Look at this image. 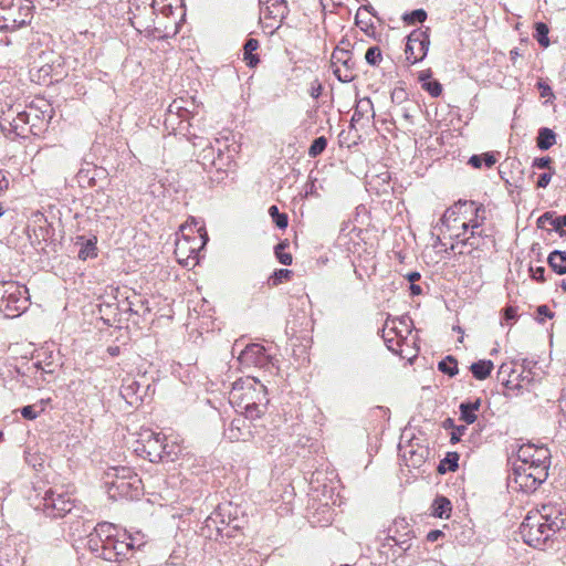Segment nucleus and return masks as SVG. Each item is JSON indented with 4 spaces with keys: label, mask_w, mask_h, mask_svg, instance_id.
Instances as JSON below:
<instances>
[{
    "label": "nucleus",
    "mask_w": 566,
    "mask_h": 566,
    "mask_svg": "<svg viewBox=\"0 0 566 566\" xmlns=\"http://www.w3.org/2000/svg\"><path fill=\"white\" fill-rule=\"evenodd\" d=\"M566 522V510L562 504H543L535 512H530L520 526L524 542L534 548H552Z\"/></svg>",
    "instance_id": "obj_1"
},
{
    "label": "nucleus",
    "mask_w": 566,
    "mask_h": 566,
    "mask_svg": "<svg viewBox=\"0 0 566 566\" xmlns=\"http://www.w3.org/2000/svg\"><path fill=\"white\" fill-rule=\"evenodd\" d=\"M266 388L259 380L252 377L238 379L233 382L230 390V402L239 408L248 407V405H268Z\"/></svg>",
    "instance_id": "obj_2"
},
{
    "label": "nucleus",
    "mask_w": 566,
    "mask_h": 566,
    "mask_svg": "<svg viewBox=\"0 0 566 566\" xmlns=\"http://www.w3.org/2000/svg\"><path fill=\"white\" fill-rule=\"evenodd\" d=\"M28 289L17 282H0V312L6 317H17L28 307Z\"/></svg>",
    "instance_id": "obj_3"
},
{
    "label": "nucleus",
    "mask_w": 566,
    "mask_h": 566,
    "mask_svg": "<svg viewBox=\"0 0 566 566\" xmlns=\"http://www.w3.org/2000/svg\"><path fill=\"white\" fill-rule=\"evenodd\" d=\"M164 441L166 437L160 432L153 430H144L140 433L142 451L146 454L150 462H159L164 460H174L171 451H165Z\"/></svg>",
    "instance_id": "obj_4"
},
{
    "label": "nucleus",
    "mask_w": 566,
    "mask_h": 566,
    "mask_svg": "<svg viewBox=\"0 0 566 566\" xmlns=\"http://www.w3.org/2000/svg\"><path fill=\"white\" fill-rule=\"evenodd\" d=\"M430 45V38L427 30L417 29L413 30L408 36H407V43H406V59L411 64H415L419 61H422L429 50Z\"/></svg>",
    "instance_id": "obj_5"
},
{
    "label": "nucleus",
    "mask_w": 566,
    "mask_h": 566,
    "mask_svg": "<svg viewBox=\"0 0 566 566\" xmlns=\"http://www.w3.org/2000/svg\"><path fill=\"white\" fill-rule=\"evenodd\" d=\"M42 505L44 514L54 518L65 516L74 507L70 496L63 493H56L53 490L45 492Z\"/></svg>",
    "instance_id": "obj_6"
},
{
    "label": "nucleus",
    "mask_w": 566,
    "mask_h": 566,
    "mask_svg": "<svg viewBox=\"0 0 566 566\" xmlns=\"http://www.w3.org/2000/svg\"><path fill=\"white\" fill-rule=\"evenodd\" d=\"M352 52L345 49L336 48L332 54V65L334 75L343 83H349L355 78V61Z\"/></svg>",
    "instance_id": "obj_7"
},
{
    "label": "nucleus",
    "mask_w": 566,
    "mask_h": 566,
    "mask_svg": "<svg viewBox=\"0 0 566 566\" xmlns=\"http://www.w3.org/2000/svg\"><path fill=\"white\" fill-rule=\"evenodd\" d=\"M520 464H514L513 473L509 476V485L513 490L522 491L524 493H532L541 485V478L543 476L542 470L536 472L538 475L531 476L532 473Z\"/></svg>",
    "instance_id": "obj_8"
},
{
    "label": "nucleus",
    "mask_w": 566,
    "mask_h": 566,
    "mask_svg": "<svg viewBox=\"0 0 566 566\" xmlns=\"http://www.w3.org/2000/svg\"><path fill=\"white\" fill-rule=\"evenodd\" d=\"M108 494L112 499H134L139 495L142 480L132 475L127 480H107Z\"/></svg>",
    "instance_id": "obj_9"
},
{
    "label": "nucleus",
    "mask_w": 566,
    "mask_h": 566,
    "mask_svg": "<svg viewBox=\"0 0 566 566\" xmlns=\"http://www.w3.org/2000/svg\"><path fill=\"white\" fill-rule=\"evenodd\" d=\"M386 541H390L394 545L399 546L402 551H408L411 546V533L409 523L403 517L395 518L386 531Z\"/></svg>",
    "instance_id": "obj_10"
},
{
    "label": "nucleus",
    "mask_w": 566,
    "mask_h": 566,
    "mask_svg": "<svg viewBox=\"0 0 566 566\" xmlns=\"http://www.w3.org/2000/svg\"><path fill=\"white\" fill-rule=\"evenodd\" d=\"M551 460V452L544 446H536L534 443H525L517 450V464H537L548 462Z\"/></svg>",
    "instance_id": "obj_11"
},
{
    "label": "nucleus",
    "mask_w": 566,
    "mask_h": 566,
    "mask_svg": "<svg viewBox=\"0 0 566 566\" xmlns=\"http://www.w3.org/2000/svg\"><path fill=\"white\" fill-rule=\"evenodd\" d=\"M240 364L247 367H265L270 363V356L265 353V348L260 344H249L241 350L239 355Z\"/></svg>",
    "instance_id": "obj_12"
},
{
    "label": "nucleus",
    "mask_w": 566,
    "mask_h": 566,
    "mask_svg": "<svg viewBox=\"0 0 566 566\" xmlns=\"http://www.w3.org/2000/svg\"><path fill=\"white\" fill-rule=\"evenodd\" d=\"M32 4L25 0L24 4H20L18 8V15L13 12H9L8 17L4 18V24L0 25L1 30H15L29 24L33 18Z\"/></svg>",
    "instance_id": "obj_13"
},
{
    "label": "nucleus",
    "mask_w": 566,
    "mask_h": 566,
    "mask_svg": "<svg viewBox=\"0 0 566 566\" xmlns=\"http://www.w3.org/2000/svg\"><path fill=\"white\" fill-rule=\"evenodd\" d=\"M147 388L140 386L135 379H125L120 386V396L130 407L137 408L143 402Z\"/></svg>",
    "instance_id": "obj_14"
},
{
    "label": "nucleus",
    "mask_w": 566,
    "mask_h": 566,
    "mask_svg": "<svg viewBox=\"0 0 566 566\" xmlns=\"http://www.w3.org/2000/svg\"><path fill=\"white\" fill-rule=\"evenodd\" d=\"M224 436L230 441H245L252 437L250 422L243 417L234 418L226 428Z\"/></svg>",
    "instance_id": "obj_15"
},
{
    "label": "nucleus",
    "mask_w": 566,
    "mask_h": 566,
    "mask_svg": "<svg viewBox=\"0 0 566 566\" xmlns=\"http://www.w3.org/2000/svg\"><path fill=\"white\" fill-rule=\"evenodd\" d=\"M229 509H231L230 503L220 504L217 506L216 511L206 518L202 532L207 537L212 538L214 536L216 539L219 536L223 537L224 530L219 525V517Z\"/></svg>",
    "instance_id": "obj_16"
},
{
    "label": "nucleus",
    "mask_w": 566,
    "mask_h": 566,
    "mask_svg": "<svg viewBox=\"0 0 566 566\" xmlns=\"http://www.w3.org/2000/svg\"><path fill=\"white\" fill-rule=\"evenodd\" d=\"M261 14L264 19H273L281 22L287 14V3L285 0H259Z\"/></svg>",
    "instance_id": "obj_17"
},
{
    "label": "nucleus",
    "mask_w": 566,
    "mask_h": 566,
    "mask_svg": "<svg viewBox=\"0 0 566 566\" xmlns=\"http://www.w3.org/2000/svg\"><path fill=\"white\" fill-rule=\"evenodd\" d=\"M142 545H144V543H137L136 538L133 537L130 534L124 533L122 536L117 534L115 548V555L116 557H118L117 563L127 559L130 552L134 551L136 547L139 548Z\"/></svg>",
    "instance_id": "obj_18"
},
{
    "label": "nucleus",
    "mask_w": 566,
    "mask_h": 566,
    "mask_svg": "<svg viewBox=\"0 0 566 566\" xmlns=\"http://www.w3.org/2000/svg\"><path fill=\"white\" fill-rule=\"evenodd\" d=\"M375 117V111L373 102L369 97L360 98L354 109V114L352 116V125L355 123H359L363 119L369 122Z\"/></svg>",
    "instance_id": "obj_19"
},
{
    "label": "nucleus",
    "mask_w": 566,
    "mask_h": 566,
    "mask_svg": "<svg viewBox=\"0 0 566 566\" xmlns=\"http://www.w3.org/2000/svg\"><path fill=\"white\" fill-rule=\"evenodd\" d=\"M429 455V450L427 447L418 446L415 448L413 444L409 446V450H406L403 453V458L407 462L408 467L420 468Z\"/></svg>",
    "instance_id": "obj_20"
},
{
    "label": "nucleus",
    "mask_w": 566,
    "mask_h": 566,
    "mask_svg": "<svg viewBox=\"0 0 566 566\" xmlns=\"http://www.w3.org/2000/svg\"><path fill=\"white\" fill-rule=\"evenodd\" d=\"M29 111L32 112L31 122L36 124L45 119L49 122L52 118V109L46 101H40V105L32 103Z\"/></svg>",
    "instance_id": "obj_21"
},
{
    "label": "nucleus",
    "mask_w": 566,
    "mask_h": 566,
    "mask_svg": "<svg viewBox=\"0 0 566 566\" xmlns=\"http://www.w3.org/2000/svg\"><path fill=\"white\" fill-rule=\"evenodd\" d=\"M259 48V41L256 39L250 38L245 41L243 50V60L245 61L247 65L250 67H254L259 64L260 60L258 54H255V51Z\"/></svg>",
    "instance_id": "obj_22"
},
{
    "label": "nucleus",
    "mask_w": 566,
    "mask_h": 566,
    "mask_svg": "<svg viewBox=\"0 0 566 566\" xmlns=\"http://www.w3.org/2000/svg\"><path fill=\"white\" fill-rule=\"evenodd\" d=\"M493 367L494 365L491 360L481 359L473 363L470 366V370L475 379L484 380L491 375Z\"/></svg>",
    "instance_id": "obj_23"
},
{
    "label": "nucleus",
    "mask_w": 566,
    "mask_h": 566,
    "mask_svg": "<svg viewBox=\"0 0 566 566\" xmlns=\"http://www.w3.org/2000/svg\"><path fill=\"white\" fill-rule=\"evenodd\" d=\"M219 525L224 530L223 536L231 537L232 532L240 528L238 517H231V509L219 517Z\"/></svg>",
    "instance_id": "obj_24"
},
{
    "label": "nucleus",
    "mask_w": 566,
    "mask_h": 566,
    "mask_svg": "<svg viewBox=\"0 0 566 566\" xmlns=\"http://www.w3.org/2000/svg\"><path fill=\"white\" fill-rule=\"evenodd\" d=\"M548 264L557 274L566 273V252L555 250L548 255Z\"/></svg>",
    "instance_id": "obj_25"
},
{
    "label": "nucleus",
    "mask_w": 566,
    "mask_h": 566,
    "mask_svg": "<svg viewBox=\"0 0 566 566\" xmlns=\"http://www.w3.org/2000/svg\"><path fill=\"white\" fill-rule=\"evenodd\" d=\"M556 142V134L547 127H543L538 132L536 139L537 147L542 150L549 149Z\"/></svg>",
    "instance_id": "obj_26"
},
{
    "label": "nucleus",
    "mask_w": 566,
    "mask_h": 566,
    "mask_svg": "<svg viewBox=\"0 0 566 566\" xmlns=\"http://www.w3.org/2000/svg\"><path fill=\"white\" fill-rule=\"evenodd\" d=\"M451 502L444 496H438L432 503V515L436 517H448L451 512Z\"/></svg>",
    "instance_id": "obj_27"
},
{
    "label": "nucleus",
    "mask_w": 566,
    "mask_h": 566,
    "mask_svg": "<svg viewBox=\"0 0 566 566\" xmlns=\"http://www.w3.org/2000/svg\"><path fill=\"white\" fill-rule=\"evenodd\" d=\"M128 311L137 315L149 313L148 301L136 294L133 297H127Z\"/></svg>",
    "instance_id": "obj_28"
},
{
    "label": "nucleus",
    "mask_w": 566,
    "mask_h": 566,
    "mask_svg": "<svg viewBox=\"0 0 566 566\" xmlns=\"http://www.w3.org/2000/svg\"><path fill=\"white\" fill-rule=\"evenodd\" d=\"M101 548L102 551L98 553V557L107 562H118V557L115 555L116 537L113 539H103Z\"/></svg>",
    "instance_id": "obj_29"
},
{
    "label": "nucleus",
    "mask_w": 566,
    "mask_h": 566,
    "mask_svg": "<svg viewBox=\"0 0 566 566\" xmlns=\"http://www.w3.org/2000/svg\"><path fill=\"white\" fill-rule=\"evenodd\" d=\"M114 532H116V527L114 524L107 523V522H102L95 526V528L92 533H94L96 536H98V538L102 543L103 539L115 538L117 533L115 534Z\"/></svg>",
    "instance_id": "obj_30"
},
{
    "label": "nucleus",
    "mask_w": 566,
    "mask_h": 566,
    "mask_svg": "<svg viewBox=\"0 0 566 566\" xmlns=\"http://www.w3.org/2000/svg\"><path fill=\"white\" fill-rule=\"evenodd\" d=\"M459 454L457 452H448L446 458L440 461L438 472L443 474L448 471L454 472L458 469Z\"/></svg>",
    "instance_id": "obj_31"
},
{
    "label": "nucleus",
    "mask_w": 566,
    "mask_h": 566,
    "mask_svg": "<svg viewBox=\"0 0 566 566\" xmlns=\"http://www.w3.org/2000/svg\"><path fill=\"white\" fill-rule=\"evenodd\" d=\"M482 163L486 167H492L496 163L495 155L493 153H484L482 155H473L469 159V164L474 168H481Z\"/></svg>",
    "instance_id": "obj_32"
},
{
    "label": "nucleus",
    "mask_w": 566,
    "mask_h": 566,
    "mask_svg": "<svg viewBox=\"0 0 566 566\" xmlns=\"http://www.w3.org/2000/svg\"><path fill=\"white\" fill-rule=\"evenodd\" d=\"M31 115L32 112L30 111H22L17 114V116L10 122L11 127L14 130L23 128V125L30 124L31 129L33 127H36V123L31 122Z\"/></svg>",
    "instance_id": "obj_33"
},
{
    "label": "nucleus",
    "mask_w": 566,
    "mask_h": 566,
    "mask_svg": "<svg viewBox=\"0 0 566 566\" xmlns=\"http://www.w3.org/2000/svg\"><path fill=\"white\" fill-rule=\"evenodd\" d=\"M438 369L450 376V377H453L458 374L459 369H458V361L457 359L453 357V356H447L444 359H442L441 361H439L438 364Z\"/></svg>",
    "instance_id": "obj_34"
},
{
    "label": "nucleus",
    "mask_w": 566,
    "mask_h": 566,
    "mask_svg": "<svg viewBox=\"0 0 566 566\" xmlns=\"http://www.w3.org/2000/svg\"><path fill=\"white\" fill-rule=\"evenodd\" d=\"M548 32H549V29L546 23H544V22L535 23L534 38L536 39L538 44L543 48H547L549 45Z\"/></svg>",
    "instance_id": "obj_35"
},
{
    "label": "nucleus",
    "mask_w": 566,
    "mask_h": 566,
    "mask_svg": "<svg viewBox=\"0 0 566 566\" xmlns=\"http://www.w3.org/2000/svg\"><path fill=\"white\" fill-rule=\"evenodd\" d=\"M462 229L467 231L469 228L472 229L471 235L461 241V245H469L471 248H478V243L475 242V235L479 234L475 230L480 227V223L476 220H470V222H463Z\"/></svg>",
    "instance_id": "obj_36"
},
{
    "label": "nucleus",
    "mask_w": 566,
    "mask_h": 566,
    "mask_svg": "<svg viewBox=\"0 0 566 566\" xmlns=\"http://www.w3.org/2000/svg\"><path fill=\"white\" fill-rule=\"evenodd\" d=\"M175 252H176L177 255H182L186 252H189L187 261L189 259H192L195 262L197 261L198 249L197 248H192V247L189 245V240H188L187 237H185L184 240H179L176 243V251Z\"/></svg>",
    "instance_id": "obj_37"
},
{
    "label": "nucleus",
    "mask_w": 566,
    "mask_h": 566,
    "mask_svg": "<svg viewBox=\"0 0 566 566\" xmlns=\"http://www.w3.org/2000/svg\"><path fill=\"white\" fill-rule=\"evenodd\" d=\"M106 475H107L108 480H119V479L127 480V479L132 478V475H137V474L134 473L130 468L114 467L107 471Z\"/></svg>",
    "instance_id": "obj_38"
},
{
    "label": "nucleus",
    "mask_w": 566,
    "mask_h": 566,
    "mask_svg": "<svg viewBox=\"0 0 566 566\" xmlns=\"http://www.w3.org/2000/svg\"><path fill=\"white\" fill-rule=\"evenodd\" d=\"M549 464H551V460H548V462H544V463H537V464H520L521 467H524L525 470H527L526 472H531L532 475L531 476H535V475H538L536 472H539L542 470V474L543 476L541 478V484L543 482L546 481L547 476H548V468H549Z\"/></svg>",
    "instance_id": "obj_39"
},
{
    "label": "nucleus",
    "mask_w": 566,
    "mask_h": 566,
    "mask_svg": "<svg viewBox=\"0 0 566 566\" xmlns=\"http://www.w3.org/2000/svg\"><path fill=\"white\" fill-rule=\"evenodd\" d=\"M269 214L271 216L273 222L279 229H285L289 224V218L286 213H281L276 206H271L269 208Z\"/></svg>",
    "instance_id": "obj_40"
},
{
    "label": "nucleus",
    "mask_w": 566,
    "mask_h": 566,
    "mask_svg": "<svg viewBox=\"0 0 566 566\" xmlns=\"http://www.w3.org/2000/svg\"><path fill=\"white\" fill-rule=\"evenodd\" d=\"M462 207V206H468V202L467 201H459L454 207H450L448 208L444 213L442 214L441 219H440V222L442 226L447 227L448 229L450 228V222L451 221H455L457 220V214H458V211H457V208L458 207Z\"/></svg>",
    "instance_id": "obj_41"
},
{
    "label": "nucleus",
    "mask_w": 566,
    "mask_h": 566,
    "mask_svg": "<svg viewBox=\"0 0 566 566\" xmlns=\"http://www.w3.org/2000/svg\"><path fill=\"white\" fill-rule=\"evenodd\" d=\"M78 259L87 260L88 258L96 256V240H87L82 243L81 249L78 250Z\"/></svg>",
    "instance_id": "obj_42"
},
{
    "label": "nucleus",
    "mask_w": 566,
    "mask_h": 566,
    "mask_svg": "<svg viewBox=\"0 0 566 566\" xmlns=\"http://www.w3.org/2000/svg\"><path fill=\"white\" fill-rule=\"evenodd\" d=\"M427 19V12L423 9H416L411 12L405 13L402 20L407 24L422 23Z\"/></svg>",
    "instance_id": "obj_43"
},
{
    "label": "nucleus",
    "mask_w": 566,
    "mask_h": 566,
    "mask_svg": "<svg viewBox=\"0 0 566 566\" xmlns=\"http://www.w3.org/2000/svg\"><path fill=\"white\" fill-rule=\"evenodd\" d=\"M244 410L243 418L247 419V421L255 420L261 418V416L265 412L266 405H248V407L242 408Z\"/></svg>",
    "instance_id": "obj_44"
},
{
    "label": "nucleus",
    "mask_w": 566,
    "mask_h": 566,
    "mask_svg": "<svg viewBox=\"0 0 566 566\" xmlns=\"http://www.w3.org/2000/svg\"><path fill=\"white\" fill-rule=\"evenodd\" d=\"M326 146L327 139L324 136L315 138L308 148V156L312 158L317 157L326 149Z\"/></svg>",
    "instance_id": "obj_45"
},
{
    "label": "nucleus",
    "mask_w": 566,
    "mask_h": 566,
    "mask_svg": "<svg viewBox=\"0 0 566 566\" xmlns=\"http://www.w3.org/2000/svg\"><path fill=\"white\" fill-rule=\"evenodd\" d=\"M366 62L371 66H377L382 60L381 50L379 46H370L365 54Z\"/></svg>",
    "instance_id": "obj_46"
},
{
    "label": "nucleus",
    "mask_w": 566,
    "mask_h": 566,
    "mask_svg": "<svg viewBox=\"0 0 566 566\" xmlns=\"http://www.w3.org/2000/svg\"><path fill=\"white\" fill-rule=\"evenodd\" d=\"M392 324H395V322H392ZM384 332V340L388 347V349L392 350V352H396V349L392 347V342H394V338L392 337H389V334L390 332L395 333L396 336L402 338V331H398L397 327L395 325H392L391 327H389V324L388 322L385 324V327L382 329Z\"/></svg>",
    "instance_id": "obj_47"
},
{
    "label": "nucleus",
    "mask_w": 566,
    "mask_h": 566,
    "mask_svg": "<svg viewBox=\"0 0 566 566\" xmlns=\"http://www.w3.org/2000/svg\"><path fill=\"white\" fill-rule=\"evenodd\" d=\"M552 228L560 237L566 235V214L556 216V213L554 212V216L552 219Z\"/></svg>",
    "instance_id": "obj_48"
},
{
    "label": "nucleus",
    "mask_w": 566,
    "mask_h": 566,
    "mask_svg": "<svg viewBox=\"0 0 566 566\" xmlns=\"http://www.w3.org/2000/svg\"><path fill=\"white\" fill-rule=\"evenodd\" d=\"M188 113L189 112L185 109L177 101H174L168 107V116L166 122H170L174 115L184 118L188 115Z\"/></svg>",
    "instance_id": "obj_49"
},
{
    "label": "nucleus",
    "mask_w": 566,
    "mask_h": 566,
    "mask_svg": "<svg viewBox=\"0 0 566 566\" xmlns=\"http://www.w3.org/2000/svg\"><path fill=\"white\" fill-rule=\"evenodd\" d=\"M284 249H285V244L284 243H279L276 247H275V255L279 260L280 263L284 264V265H291L292 264V255L287 252H284Z\"/></svg>",
    "instance_id": "obj_50"
},
{
    "label": "nucleus",
    "mask_w": 566,
    "mask_h": 566,
    "mask_svg": "<svg viewBox=\"0 0 566 566\" xmlns=\"http://www.w3.org/2000/svg\"><path fill=\"white\" fill-rule=\"evenodd\" d=\"M292 274V271L287 269H279L275 270L272 276L270 277V281L272 282V285H279L283 282V280L290 279Z\"/></svg>",
    "instance_id": "obj_51"
},
{
    "label": "nucleus",
    "mask_w": 566,
    "mask_h": 566,
    "mask_svg": "<svg viewBox=\"0 0 566 566\" xmlns=\"http://www.w3.org/2000/svg\"><path fill=\"white\" fill-rule=\"evenodd\" d=\"M460 419L464 421L467 424H471L476 421V413L471 409H467V407L461 402L460 407Z\"/></svg>",
    "instance_id": "obj_52"
},
{
    "label": "nucleus",
    "mask_w": 566,
    "mask_h": 566,
    "mask_svg": "<svg viewBox=\"0 0 566 566\" xmlns=\"http://www.w3.org/2000/svg\"><path fill=\"white\" fill-rule=\"evenodd\" d=\"M422 87L432 96L438 97L442 93V86L438 81H429L422 84Z\"/></svg>",
    "instance_id": "obj_53"
},
{
    "label": "nucleus",
    "mask_w": 566,
    "mask_h": 566,
    "mask_svg": "<svg viewBox=\"0 0 566 566\" xmlns=\"http://www.w3.org/2000/svg\"><path fill=\"white\" fill-rule=\"evenodd\" d=\"M214 149L213 147H209L203 149L202 158L203 160H210V165L217 168V172L221 174V166L218 165L216 158L213 157Z\"/></svg>",
    "instance_id": "obj_54"
},
{
    "label": "nucleus",
    "mask_w": 566,
    "mask_h": 566,
    "mask_svg": "<svg viewBox=\"0 0 566 566\" xmlns=\"http://www.w3.org/2000/svg\"><path fill=\"white\" fill-rule=\"evenodd\" d=\"M537 88H538L539 95L542 97H547V98H553L554 97V93H553L552 87L545 81L539 80L537 82Z\"/></svg>",
    "instance_id": "obj_55"
},
{
    "label": "nucleus",
    "mask_w": 566,
    "mask_h": 566,
    "mask_svg": "<svg viewBox=\"0 0 566 566\" xmlns=\"http://www.w3.org/2000/svg\"><path fill=\"white\" fill-rule=\"evenodd\" d=\"M87 544H88L90 549L93 553H95L96 556L98 557V553H101V551H102L101 541H99L98 536H96L94 533H91L88 535Z\"/></svg>",
    "instance_id": "obj_56"
},
{
    "label": "nucleus",
    "mask_w": 566,
    "mask_h": 566,
    "mask_svg": "<svg viewBox=\"0 0 566 566\" xmlns=\"http://www.w3.org/2000/svg\"><path fill=\"white\" fill-rule=\"evenodd\" d=\"M467 429L468 428L465 426H455L451 432L450 442L452 444L458 443L461 440V437L465 433Z\"/></svg>",
    "instance_id": "obj_57"
},
{
    "label": "nucleus",
    "mask_w": 566,
    "mask_h": 566,
    "mask_svg": "<svg viewBox=\"0 0 566 566\" xmlns=\"http://www.w3.org/2000/svg\"><path fill=\"white\" fill-rule=\"evenodd\" d=\"M531 273H532V277L533 280L537 281V282H545V268L544 266H537L535 269L531 268L530 269Z\"/></svg>",
    "instance_id": "obj_58"
},
{
    "label": "nucleus",
    "mask_w": 566,
    "mask_h": 566,
    "mask_svg": "<svg viewBox=\"0 0 566 566\" xmlns=\"http://www.w3.org/2000/svg\"><path fill=\"white\" fill-rule=\"evenodd\" d=\"M552 159L549 157L535 158L533 166L538 169H551Z\"/></svg>",
    "instance_id": "obj_59"
},
{
    "label": "nucleus",
    "mask_w": 566,
    "mask_h": 566,
    "mask_svg": "<svg viewBox=\"0 0 566 566\" xmlns=\"http://www.w3.org/2000/svg\"><path fill=\"white\" fill-rule=\"evenodd\" d=\"M554 216V211H547L543 213L536 221L538 228H545L546 223L552 226V219Z\"/></svg>",
    "instance_id": "obj_60"
},
{
    "label": "nucleus",
    "mask_w": 566,
    "mask_h": 566,
    "mask_svg": "<svg viewBox=\"0 0 566 566\" xmlns=\"http://www.w3.org/2000/svg\"><path fill=\"white\" fill-rule=\"evenodd\" d=\"M21 415L23 418L29 419V420H33L38 417V413L35 412V410L32 406L22 407Z\"/></svg>",
    "instance_id": "obj_61"
},
{
    "label": "nucleus",
    "mask_w": 566,
    "mask_h": 566,
    "mask_svg": "<svg viewBox=\"0 0 566 566\" xmlns=\"http://www.w3.org/2000/svg\"><path fill=\"white\" fill-rule=\"evenodd\" d=\"M552 179V174L551 172H544L539 176L538 180H537V187L538 188H545L548 186L549 181Z\"/></svg>",
    "instance_id": "obj_62"
},
{
    "label": "nucleus",
    "mask_w": 566,
    "mask_h": 566,
    "mask_svg": "<svg viewBox=\"0 0 566 566\" xmlns=\"http://www.w3.org/2000/svg\"><path fill=\"white\" fill-rule=\"evenodd\" d=\"M517 317V310L513 306H507L504 308V319L511 321Z\"/></svg>",
    "instance_id": "obj_63"
},
{
    "label": "nucleus",
    "mask_w": 566,
    "mask_h": 566,
    "mask_svg": "<svg viewBox=\"0 0 566 566\" xmlns=\"http://www.w3.org/2000/svg\"><path fill=\"white\" fill-rule=\"evenodd\" d=\"M467 409H471L473 412H476L481 407V399H475L473 401H464L462 402Z\"/></svg>",
    "instance_id": "obj_64"
}]
</instances>
